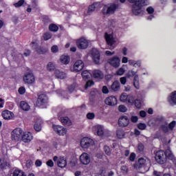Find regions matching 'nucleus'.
Listing matches in <instances>:
<instances>
[{"label": "nucleus", "mask_w": 176, "mask_h": 176, "mask_svg": "<svg viewBox=\"0 0 176 176\" xmlns=\"http://www.w3.org/2000/svg\"><path fill=\"white\" fill-rule=\"evenodd\" d=\"M80 162L82 164H84V166H87L91 162L90 155L87 154V153H83L80 156Z\"/></svg>", "instance_id": "nucleus-17"}, {"label": "nucleus", "mask_w": 176, "mask_h": 176, "mask_svg": "<svg viewBox=\"0 0 176 176\" xmlns=\"http://www.w3.org/2000/svg\"><path fill=\"white\" fill-rule=\"evenodd\" d=\"M104 151L106 153V155H107V156H111V148H109V146H104Z\"/></svg>", "instance_id": "nucleus-47"}, {"label": "nucleus", "mask_w": 176, "mask_h": 176, "mask_svg": "<svg viewBox=\"0 0 176 176\" xmlns=\"http://www.w3.org/2000/svg\"><path fill=\"white\" fill-rule=\"evenodd\" d=\"M97 135L102 137L104 135V129L101 126H97Z\"/></svg>", "instance_id": "nucleus-41"}, {"label": "nucleus", "mask_w": 176, "mask_h": 176, "mask_svg": "<svg viewBox=\"0 0 176 176\" xmlns=\"http://www.w3.org/2000/svg\"><path fill=\"white\" fill-rule=\"evenodd\" d=\"M153 175L155 176H162L163 174L161 172H157V170L153 171Z\"/></svg>", "instance_id": "nucleus-64"}, {"label": "nucleus", "mask_w": 176, "mask_h": 176, "mask_svg": "<svg viewBox=\"0 0 176 176\" xmlns=\"http://www.w3.org/2000/svg\"><path fill=\"white\" fill-rule=\"evenodd\" d=\"M107 62L113 68H119L120 67V58H119V56H113L108 59Z\"/></svg>", "instance_id": "nucleus-12"}, {"label": "nucleus", "mask_w": 176, "mask_h": 176, "mask_svg": "<svg viewBox=\"0 0 176 176\" xmlns=\"http://www.w3.org/2000/svg\"><path fill=\"white\" fill-rule=\"evenodd\" d=\"M10 167V164L5 158H0V168L1 170H6Z\"/></svg>", "instance_id": "nucleus-24"}, {"label": "nucleus", "mask_w": 176, "mask_h": 176, "mask_svg": "<svg viewBox=\"0 0 176 176\" xmlns=\"http://www.w3.org/2000/svg\"><path fill=\"white\" fill-rule=\"evenodd\" d=\"M47 71H50V72H53L54 69H56V65L53 63L52 62L48 63L47 65Z\"/></svg>", "instance_id": "nucleus-37"}, {"label": "nucleus", "mask_w": 176, "mask_h": 176, "mask_svg": "<svg viewBox=\"0 0 176 176\" xmlns=\"http://www.w3.org/2000/svg\"><path fill=\"white\" fill-rule=\"evenodd\" d=\"M116 9H119V4L116 3H111L108 7L104 6L102 10V13L104 16H107V14H113L115 12H116Z\"/></svg>", "instance_id": "nucleus-3"}, {"label": "nucleus", "mask_w": 176, "mask_h": 176, "mask_svg": "<svg viewBox=\"0 0 176 176\" xmlns=\"http://www.w3.org/2000/svg\"><path fill=\"white\" fill-rule=\"evenodd\" d=\"M18 93L23 96V94H25V87H21L18 89Z\"/></svg>", "instance_id": "nucleus-51"}, {"label": "nucleus", "mask_w": 176, "mask_h": 176, "mask_svg": "<svg viewBox=\"0 0 176 176\" xmlns=\"http://www.w3.org/2000/svg\"><path fill=\"white\" fill-rule=\"evenodd\" d=\"M60 121L61 122L62 124H63V126H72V121H71V119H69L68 117H61L60 118Z\"/></svg>", "instance_id": "nucleus-25"}, {"label": "nucleus", "mask_w": 176, "mask_h": 176, "mask_svg": "<svg viewBox=\"0 0 176 176\" xmlns=\"http://www.w3.org/2000/svg\"><path fill=\"white\" fill-rule=\"evenodd\" d=\"M146 163V160L141 157L138 160L137 166L139 168H142V167H145V164Z\"/></svg>", "instance_id": "nucleus-32"}, {"label": "nucleus", "mask_w": 176, "mask_h": 176, "mask_svg": "<svg viewBox=\"0 0 176 176\" xmlns=\"http://www.w3.org/2000/svg\"><path fill=\"white\" fill-rule=\"evenodd\" d=\"M85 68V63H83V60H78L74 65V69L75 72H80L82 69Z\"/></svg>", "instance_id": "nucleus-22"}, {"label": "nucleus", "mask_w": 176, "mask_h": 176, "mask_svg": "<svg viewBox=\"0 0 176 176\" xmlns=\"http://www.w3.org/2000/svg\"><path fill=\"white\" fill-rule=\"evenodd\" d=\"M104 102L107 105H109L110 107H115V105L118 104V99L113 96H109L105 100Z\"/></svg>", "instance_id": "nucleus-21"}, {"label": "nucleus", "mask_w": 176, "mask_h": 176, "mask_svg": "<svg viewBox=\"0 0 176 176\" xmlns=\"http://www.w3.org/2000/svg\"><path fill=\"white\" fill-rule=\"evenodd\" d=\"M24 3H25V1L19 0L18 2L14 3V6L15 8H21V6H23V5H24Z\"/></svg>", "instance_id": "nucleus-43"}, {"label": "nucleus", "mask_w": 176, "mask_h": 176, "mask_svg": "<svg viewBox=\"0 0 176 176\" xmlns=\"http://www.w3.org/2000/svg\"><path fill=\"white\" fill-rule=\"evenodd\" d=\"M145 149V146L142 143H139L138 145V151L139 153H142L144 152V150Z\"/></svg>", "instance_id": "nucleus-42"}, {"label": "nucleus", "mask_w": 176, "mask_h": 176, "mask_svg": "<svg viewBox=\"0 0 176 176\" xmlns=\"http://www.w3.org/2000/svg\"><path fill=\"white\" fill-rule=\"evenodd\" d=\"M120 82L121 83V85H126V83L127 82V77H121L120 78Z\"/></svg>", "instance_id": "nucleus-56"}, {"label": "nucleus", "mask_w": 176, "mask_h": 176, "mask_svg": "<svg viewBox=\"0 0 176 176\" xmlns=\"http://www.w3.org/2000/svg\"><path fill=\"white\" fill-rule=\"evenodd\" d=\"M111 91H119L120 90V82L118 80H115L111 86Z\"/></svg>", "instance_id": "nucleus-26"}, {"label": "nucleus", "mask_w": 176, "mask_h": 176, "mask_svg": "<svg viewBox=\"0 0 176 176\" xmlns=\"http://www.w3.org/2000/svg\"><path fill=\"white\" fill-rule=\"evenodd\" d=\"M34 129L36 131H41L42 130V125L39 123H35L34 126Z\"/></svg>", "instance_id": "nucleus-46"}, {"label": "nucleus", "mask_w": 176, "mask_h": 176, "mask_svg": "<svg viewBox=\"0 0 176 176\" xmlns=\"http://www.w3.org/2000/svg\"><path fill=\"white\" fill-rule=\"evenodd\" d=\"M21 141L23 142H25V144H28L34 140V136L32 135V133L31 132H25L22 135Z\"/></svg>", "instance_id": "nucleus-18"}, {"label": "nucleus", "mask_w": 176, "mask_h": 176, "mask_svg": "<svg viewBox=\"0 0 176 176\" xmlns=\"http://www.w3.org/2000/svg\"><path fill=\"white\" fill-rule=\"evenodd\" d=\"M54 75L57 79H65L67 78V74L58 69L55 70Z\"/></svg>", "instance_id": "nucleus-27"}, {"label": "nucleus", "mask_w": 176, "mask_h": 176, "mask_svg": "<svg viewBox=\"0 0 176 176\" xmlns=\"http://www.w3.org/2000/svg\"><path fill=\"white\" fill-rule=\"evenodd\" d=\"M60 63H62V64H65V65H67V64H69V61L71 60V58H69V56L67 55H62L60 56Z\"/></svg>", "instance_id": "nucleus-30"}, {"label": "nucleus", "mask_w": 176, "mask_h": 176, "mask_svg": "<svg viewBox=\"0 0 176 176\" xmlns=\"http://www.w3.org/2000/svg\"><path fill=\"white\" fill-rule=\"evenodd\" d=\"M48 30L51 32H57L58 31V27L55 23H51L48 27Z\"/></svg>", "instance_id": "nucleus-33"}, {"label": "nucleus", "mask_w": 176, "mask_h": 176, "mask_svg": "<svg viewBox=\"0 0 176 176\" xmlns=\"http://www.w3.org/2000/svg\"><path fill=\"white\" fill-rule=\"evenodd\" d=\"M46 164L48 167H54V162H53V160H49L47 161Z\"/></svg>", "instance_id": "nucleus-59"}, {"label": "nucleus", "mask_w": 176, "mask_h": 176, "mask_svg": "<svg viewBox=\"0 0 176 176\" xmlns=\"http://www.w3.org/2000/svg\"><path fill=\"white\" fill-rule=\"evenodd\" d=\"M53 34L50 33V32H45L43 35V41H49V39H52Z\"/></svg>", "instance_id": "nucleus-36"}, {"label": "nucleus", "mask_w": 176, "mask_h": 176, "mask_svg": "<svg viewBox=\"0 0 176 176\" xmlns=\"http://www.w3.org/2000/svg\"><path fill=\"white\" fill-rule=\"evenodd\" d=\"M92 76L94 79L98 80H102L104 79V72L100 69H95L92 72Z\"/></svg>", "instance_id": "nucleus-20"}, {"label": "nucleus", "mask_w": 176, "mask_h": 176, "mask_svg": "<svg viewBox=\"0 0 176 176\" xmlns=\"http://www.w3.org/2000/svg\"><path fill=\"white\" fill-rule=\"evenodd\" d=\"M168 102H169L171 107L176 105V91H173L168 96Z\"/></svg>", "instance_id": "nucleus-23"}, {"label": "nucleus", "mask_w": 176, "mask_h": 176, "mask_svg": "<svg viewBox=\"0 0 176 176\" xmlns=\"http://www.w3.org/2000/svg\"><path fill=\"white\" fill-rule=\"evenodd\" d=\"M156 122H159L160 123H163L164 120H166V118L163 116H158L155 118Z\"/></svg>", "instance_id": "nucleus-48"}, {"label": "nucleus", "mask_w": 176, "mask_h": 176, "mask_svg": "<svg viewBox=\"0 0 176 176\" xmlns=\"http://www.w3.org/2000/svg\"><path fill=\"white\" fill-rule=\"evenodd\" d=\"M130 3H134L132 6V12L135 16H138L142 13V7L146 5V0H128Z\"/></svg>", "instance_id": "nucleus-2"}, {"label": "nucleus", "mask_w": 176, "mask_h": 176, "mask_svg": "<svg viewBox=\"0 0 176 176\" xmlns=\"http://www.w3.org/2000/svg\"><path fill=\"white\" fill-rule=\"evenodd\" d=\"M167 157L169 160H173L174 159V155L170 150H160L156 152L155 159L157 162L160 164H164L167 162Z\"/></svg>", "instance_id": "nucleus-1"}, {"label": "nucleus", "mask_w": 176, "mask_h": 176, "mask_svg": "<svg viewBox=\"0 0 176 176\" xmlns=\"http://www.w3.org/2000/svg\"><path fill=\"white\" fill-rule=\"evenodd\" d=\"M48 100L49 99L47 98V96H46V94H41L38 95L36 101L37 107H45L46 104H47Z\"/></svg>", "instance_id": "nucleus-11"}, {"label": "nucleus", "mask_w": 176, "mask_h": 176, "mask_svg": "<svg viewBox=\"0 0 176 176\" xmlns=\"http://www.w3.org/2000/svg\"><path fill=\"white\" fill-rule=\"evenodd\" d=\"M76 45L79 50H86L89 47V40L81 37L76 40Z\"/></svg>", "instance_id": "nucleus-5"}, {"label": "nucleus", "mask_w": 176, "mask_h": 176, "mask_svg": "<svg viewBox=\"0 0 176 176\" xmlns=\"http://www.w3.org/2000/svg\"><path fill=\"white\" fill-rule=\"evenodd\" d=\"M135 74H137V72H135L134 70H129L126 74V78H130L134 76L133 86L137 89V90H140V78L138 77V75H135Z\"/></svg>", "instance_id": "nucleus-4"}, {"label": "nucleus", "mask_w": 176, "mask_h": 176, "mask_svg": "<svg viewBox=\"0 0 176 176\" xmlns=\"http://www.w3.org/2000/svg\"><path fill=\"white\" fill-rule=\"evenodd\" d=\"M87 119H89V120H91L96 118V114H94V113H88L87 114Z\"/></svg>", "instance_id": "nucleus-53"}, {"label": "nucleus", "mask_w": 176, "mask_h": 176, "mask_svg": "<svg viewBox=\"0 0 176 176\" xmlns=\"http://www.w3.org/2000/svg\"><path fill=\"white\" fill-rule=\"evenodd\" d=\"M116 135L118 138L122 140V138H124V135H126V133H124V131H123V129H118L116 131Z\"/></svg>", "instance_id": "nucleus-34"}, {"label": "nucleus", "mask_w": 176, "mask_h": 176, "mask_svg": "<svg viewBox=\"0 0 176 176\" xmlns=\"http://www.w3.org/2000/svg\"><path fill=\"white\" fill-rule=\"evenodd\" d=\"M146 12L148 13V14H153V13H155V9L153 7H148L146 8Z\"/></svg>", "instance_id": "nucleus-54"}, {"label": "nucleus", "mask_w": 176, "mask_h": 176, "mask_svg": "<svg viewBox=\"0 0 176 176\" xmlns=\"http://www.w3.org/2000/svg\"><path fill=\"white\" fill-rule=\"evenodd\" d=\"M54 162H56L58 167H60V168H65L67 167V159L65 158L64 156L58 157L57 155H55L53 157Z\"/></svg>", "instance_id": "nucleus-9"}, {"label": "nucleus", "mask_w": 176, "mask_h": 176, "mask_svg": "<svg viewBox=\"0 0 176 176\" xmlns=\"http://www.w3.org/2000/svg\"><path fill=\"white\" fill-rule=\"evenodd\" d=\"M160 130L161 131H162L163 133H164V134H167V133H168V126H167V123H166L165 124H162L160 126Z\"/></svg>", "instance_id": "nucleus-38"}, {"label": "nucleus", "mask_w": 176, "mask_h": 176, "mask_svg": "<svg viewBox=\"0 0 176 176\" xmlns=\"http://www.w3.org/2000/svg\"><path fill=\"white\" fill-rule=\"evenodd\" d=\"M81 76L82 79H84V80H86L87 79H89V78H90V73L87 70H84L81 73Z\"/></svg>", "instance_id": "nucleus-39"}, {"label": "nucleus", "mask_w": 176, "mask_h": 176, "mask_svg": "<svg viewBox=\"0 0 176 176\" xmlns=\"http://www.w3.org/2000/svg\"><path fill=\"white\" fill-rule=\"evenodd\" d=\"M100 6L99 3H94L93 4L90 5L88 8L87 14H90V13H93Z\"/></svg>", "instance_id": "nucleus-28"}, {"label": "nucleus", "mask_w": 176, "mask_h": 176, "mask_svg": "<svg viewBox=\"0 0 176 176\" xmlns=\"http://www.w3.org/2000/svg\"><path fill=\"white\" fill-rule=\"evenodd\" d=\"M20 107L23 111H30V104H28L25 101H21L20 102Z\"/></svg>", "instance_id": "nucleus-31"}, {"label": "nucleus", "mask_w": 176, "mask_h": 176, "mask_svg": "<svg viewBox=\"0 0 176 176\" xmlns=\"http://www.w3.org/2000/svg\"><path fill=\"white\" fill-rule=\"evenodd\" d=\"M80 146L83 148V149H88L90 146H93L94 144V140L91 138L85 137L82 138L80 140Z\"/></svg>", "instance_id": "nucleus-8"}, {"label": "nucleus", "mask_w": 176, "mask_h": 176, "mask_svg": "<svg viewBox=\"0 0 176 176\" xmlns=\"http://www.w3.org/2000/svg\"><path fill=\"white\" fill-rule=\"evenodd\" d=\"M35 166L36 167H41V166H42V161H41L40 160H36Z\"/></svg>", "instance_id": "nucleus-62"}, {"label": "nucleus", "mask_w": 176, "mask_h": 176, "mask_svg": "<svg viewBox=\"0 0 176 176\" xmlns=\"http://www.w3.org/2000/svg\"><path fill=\"white\" fill-rule=\"evenodd\" d=\"M129 160L131 162H134L135 160V153H131L130 156H129Z\"/></svg>", "instance_id": "nucleus-60"}, {"label": "nucleus", "mask_w": 176, "mask_h": 176, "mask_svg": "<svg viewBox=\"0 0 176 176\" xmlns=\"http://www.w3.org/2000/svg\"><path fill=\"white\" fill-rule=\"evenodd\" d=\"M175 126H176V121L173 120L168 124V129L169 130H170L171 131H173V130H174V128L175 127Z\"/></svg>", "instance_id": "nucleus-44"}, {"label": "nucleus", "mask_w": 176, "mask_h": 176, "mask_svg": "<svg viewBox=\"0 0 176 176\" xmlns=\"http://www.w3.org/2000/svg\"><path fill=\"white\" fill-rule=\"evenodd\" d=\"M37 54H46L47 52H49V50L47 47L44 46H38L37 48V50L36 51Z\"/></svg>", "instance_id": "nucleus-29"}, {"label": "nucleus", "mask_w": 176, "mask_h": 176, "mask_svg": "<svg viewBox=\"0 0 176 176\" xmlns=\"http://www.w3.org/2000/svg\"><path fill=\"white\" fill-rule=\"evenodd\" d=\"M30 46L32 47V49H33V50H37L38 48L39 47V44H38V43H36V41H32L30 44Z\"/></svg>", "instance_id": "nucleus-45"}, {"label": "nucleus", "mask_w": 176, "mask_h": 176, "mask_svg": "<svg viewBox=\"0 0 176 176\" xmlns=\"http://www.w3.org/2000/svg\"><path fill=\"white\" fill-rule=\"evenodd\" d=\"M124 74V69L122 67L120 68L117 72H116V75H118L119 76H122Z\"/></svg>", "instance_id": "nucleus-55"}, {"label": "nucleus", "mask_w": 176, "mask_h": 176, "mask_svg": "<svg viewBox=\"0 0 176 176\" xmlns=\"http://www.w3.org/2000/svg\"><path fill=\"white\" fill-rule=\"evenodd\" d=\"M1 116L5 120H12L14 118V113L9 110H4L1 113Z\"/></svg>", "instance_id": "nucleus-19"}, {"label": "nucleus", "mask_w": 176, "mask_h": 176, "mask_svg": "<svg viewBox=\"0 0 176 176\" xmlns=\"http://www.w3.org/2000/svg\"><path fill=\"white\" fill-rule=\"evenodd\" d=\"M138 129H139V130H145V129H146V124L140 122L138 124Z\"/></svg>", "instance_id": "nucleus-49"}, {"label": "nucleus", "mask_w": 176, "mask_h": 176, "mask_svg": "<svg viewBox=\"0 0 176 176\" xmlns=\"http://www.w3.org/2000/svg\"><path fill=\"white\" fill-rule=\"evenodd\" d=\"M121 171L123 173H127V171H129V168H127L126 166H121Z\"/></svg>", "instance_id": "nucleus-63"}, {"label": "nucleus", "mask_w": 176, "mask_h": 176, "mask_svg": "<svg viewBox=\"0 0 176 176\" xmlns=\"http://www.w3.org/2000/svg\"><path fill=\"white\" fill-rule=\"evenodd\" d=\"M22 137L23 129H21V128H16L14 129L11 133V138L12 141H16V142H19V141H21Z\"/></svg>", "instance_id": "nucleus-6"}, {"label": "nucleus", "mask_w": 176, "mask_h": 176, "mask_svg": "<svg viewBox=\"0 0 176 176\" xmlns=\"http://www.w3.org/2000/svg\"><path fill=\"white\" fill-rule=\"evenodd\" d=\"M90 54L95 64H100V58L101 57L100 51L97 48H92L90 51Z\"/></svg>", "instance_id": "nucleus-10"}, {"label": "nucleus", "mask_w": 176, "mask_h": 176, "mask_svg": "<svg viewBox=\"0 0 176 176\" xmlns=\"http://www.w3.org/2000/svg\"><path fill=\"white\" fill-rule=\"evenodd\" d=\"M118 110L120 112H126L127 111V108L124 105L120 104L118 107Z\"/></svg>", "instance_id": "nucleus-50"}, {"label": "nucleus", "mask_w": 176, "mask_h": 176, "mask_svg": "<svg viewBox=\"0 0 176 176\" xmlns=\"http://www.w3.org/2000/svg\"><path fill=\"white\" fill-rule=\"evenodd\" d=\"M104 38L108 46H110V50H112V49H113V45H115V42H116L115 38H113V36L112 34L105 33Z\"/></svg>", "instance_id": "nucleus-14"}, {"label": "nucleus", "mask_w": 176, "mask_h": 176, "mask_svg": "<svg viewBox=\"0 0 176 176\" xmlns=\"http://www.w3.org/2000/svg\"><path fill=\"white\" fill-rule=\"evenodd\" d=\"M51 52L52 53H57L58 52V46L53 45L51 48Z\"/></svg>", "instance_id": "nucleus-58"}, {"label": "nucleus", "mask_w": 176, "mask_h": 176, "mask_svg": "<svg viewBox=\"0 0 176 176\" xmlns=\"http://www.w3.org/2000/svg\"><path fill=\"white\" fill-rule=\"evenodd\" d=\"M23 82L27 85H32L35 82V76L32 73H26L23 76Z\"/></svg>", "instance_id": "nucleus-13"}, {"label": "nucleus", "mask_w": 176, "mask_h": 176, "mask_svg": "<svg viewBox=\"0 0 176 176\" xmlns=\"http://www.w3.org/2000/svg\"><path fill=\"white\" fill-rule=\"evenodd\" d=\"M52 128L54 131L58 134V135H65V134H67V129L64 128L63 126L53 124Z\"/></svg>", "instance_id": "nucleus-16"}, {"label": "nucleus", "mask_w": 176, "mask_h": 176, "mask_svg": "<svg viewBox=\"0 0 176 176\" xmlns=\"http://www.w3.org/2000/svg\"><path fill=\"white\" fill-rule=\"evenodd\" d=\"M129 124H130V120L129 119V117L126 116H122L120 117L118 120V126H120V127H127Z\"/></svg>", "instance_id": "nucleus-15"}, {"label": "nucleus", "mask_w": 176, "mask_h": 176, "mask_svg": "<svg viewBox=\"0 0 176 176\" xmlns=\"http://www.w3.org/2000/svg\"><path fill=\"white\" fill-rule=\"evenodd\" d=\"M102 91L103 94H108V93H109V89H108V87L103 86L102 88Z\"/></svg>", "instance_id": "nucleus-57"}, {"label": "nucleus", "mask_w": 176, "mask_h": 176, "mask_svg": "<svg viewBox=\"0 0 176 176\" xmlns=\"http://www.w3.org/2000/svg\"><path fill=\"white\" fill-rule=\"evenodd\" d=\"M140 116L141 118H146V111L142 110L140 111Z\"/></svg>", "instance_id": "nucleus-61"}, {"label": "nucleus", "mask_w": 176, "mask_h": 176, "mask_svg": "<svg viewBox=\"0 0 176 176\" xmlns=\"http://www.w3.org/2000/svg\"><path fill=\"white\" fill-rule=\"evenodd\" d=\"M12 176H27V175H25V173L23 170L15 169L13 172Z\"/></svg>", "instance_id": "nucleus-35"}, {"label": "nucleus", "mask_w": 176, "mask_h": 176, "mask_svg": "<svg viewBox=\"0 0 176 176\" xmlns=\"http://www.w3.org/2000/svg\"><path fill=\"white\" fill-rule=\"evenodd\" d=\"M133 105H135V107L136 108H138V109H141V107H142V104L141 103V100H140L138 99L135 100V98H134Z\"/></svg>", "instance_id": "nucleus-40"}, {"label": "nucleus", "mask_w": 176, "mask_h": 176, "mask_svg": "<svg viewBox=\"0 0 176 176\" xmlns=\"http://www.w3.org/2000/svg\"><path fill=\"white\" fill-rule=\"evenodd\" d=\"M94 85V81L93 80H89L85 84V89H89V87H91V86H93Z\"/></svg>", "instance_id": "nucleus-52"}, {"label": "nucleus", "mask_w": 176, "mask_h": 176, "mask_svg": "<svg viewBox=\"0 0 176 176\" xmlns=\"http://www.w3.org/2000/svg\"><path fill=\"white\" fill-rule=\"evenodd\" d=\"M120 100L122 102H125L128 105H134V96L131 95H127L126 93L121 94Z\"/></svg>", "instance_id": "nucleus-7"}]
</instances>
